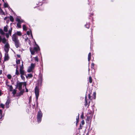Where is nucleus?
Returning <instances> with one entry per match:
<instances>
[{
    "instance_id": "f257e3e1",
    "label": "nucleus",
    "mask_w": 135,
    "mask_h": 135,
    "mask_svg": "<svg viewBox=\"0 0 135 135\" xmlns=\"http://www.w3.org/2000/svg\"><path fill=\"white\" fill-rule=\"evenodd\" d=\"M22 35V33L20 31H18L12 35V40L14 42L15 46L17 48H18L20 45L19 40H18V37L17 35L21 36Z\"/></svg>"
},
{
    "instance_id": "f03ea898",
    "label": "nucleus",
    "mask_w": 135,
    "mask_h": 135,
    "mask_svg": "<svg viewBox=\"0 0 135 135\" xmlns=\"http://www.w3.org/2000/svg\"><path fill=\"white\" fill-rule=\"evenodd\" d=\"M1 42L4 44V50L5 52H8L10 48L8 41L5 37H2L0 35V43Z\"/></svg>"
},
{
    "instance_id": "7ed1b4c3",
    "label": "nucleus",
    "mask_w": 135,
    "mask_h": 135,
    "mask_svg": "<svg viewBox=\"0 0 135 135\" xmlns=\"http://www.w3.org/2000/svg\"><path fill=\"white\" fill-rule=\"evenodd\" d=\"M35 44L36 45V46L34 47V48L33 49L32 47L30 48V51L31 52V54L32 55H34L35 52H37L39 49V46L37 45L36 42H35Z\"/></svg>"
},
{
    "instance_id": "20e7f679",
    "label": "nucleus",
    "mask_w": 135,
    "mask_h": 135,
    "mask_svg": "<svg viewBox=\"0 0 135 135\" xmlns=\"http://www.w3.org/2000/svg\"><path fill=\"white\" fill-rule=\"evenodd\" d=\"M42 116V114L41 110H40L38 113L37 116V121L38 123L41 122Z\"/></svg>"
},
{
    "instance_id": "39448f33",
    "label": "nucleus",
    "mask_w": 135,
    "mask_h": 135,
    "mask_svg": "<svg viewBox=\"0 0 135 135\" xmlns=\"http://www.w3.org/2000/svg\"><path fill=\"white\" fill-rule=\"evenodd\" d=\"M35 66V64L31 63L30 66H29L28 68L27 71L28 73L32 72L34 70Z\"/></svg>"
},
{
    "instance_id": "423d86ee",
    "label": "nucleus",
    "mask_w": 135,
    "mask_h": 135,
    "mask_svg": "<svg viewBox=\"0 0 135 135\" xmlns=\"http://www.w3.org/2000/svg\"><path fill=\"white\" fill-rule=\"evenodd\" d=\"M35 92L36 99V100H37L39 96V90L37 86H36L35 88Z\"/></svg>"
},
{
    "instance_id": "0eeeda50",
    "label": "nucleus",
    "mask_w": 135,
    "mask_h": 135,
    "mask_svg": "<svg viewBox=\"0 0 135 135\" xmlns=\"http://www.w3.org/2000/svg\"><path fill=\"white\" fill-rule=\"evenodd\" d=\"M20 72L21 75H24L25 74V71L24 70V67L23 64V62L21 65L20 68Z\"/></svg>"
},
{
    "instance_id": "6e6552de",
    "label": "nucleus",
    "mask_w": 135,
    "mask_h": 135,
    "mask_svg": "<svg viewBox=\"0 0 135 135\" xmlns=\"http://www.w3.org/2000/svg\"><path fill=\"white\" fill-rule=\"evenodd\" d=\"M22 85V82H19L17 84V87L18 88V89L20 90H21Z\"/></svg>"
},
{
    "instance_id": "1a4fd4ad",
    "label": "nucleus",
    "mask_w": 135,
    "mask_h": 135,
    "mask_svg": "<svg viewBox=\"0 0 135 135\" xmlns=\"http://www.w3.org/2000/svg\"><path fill=\"white\" fill-rule=\"evenodd\" d=\"M8 52H5L4 58L5 61L8 60L9 59V57L8 56Z\"/></svg>"
},
{
    "instance_id": "9d476101",
    "label": "nucleus",
    "mask_w": 135,
    "mask_h": 135,
    "mask_svg": "<svg viewBox=\"0 0 135 135\" xmlns=\"http://www.w3.org/2000/svg\"><path fill=\"white\" fill-rule=\"evenodd\" d=\"M12 28H11L10 30H9L8 31V33H7L6 34V37L8 38L9 36V35H11V32L12 31Z\"/></svg>"
},
{
    "instance_id": "9b49d317",
    "label": "nucleus",
    "mask_w": 135,
    "mask_h": 135,
    "mask_svg": "<svg viewBox=\"0 0 135 135\" xmlns=\"http://www.w3.org/2000/svg\"><path fill=\"white\" fill-rule=\"evenodd\" d=\"M17 21L18 22L17 24V26L19 28H21V21L19 19H18Z\"/></svg>"
},
{
    "instance_id": "f8f14e48",
    "label": "nucleus",
    "mask_w": 135,
    "mask_h": 135,
    "mask_svg": "<svg viewBox=\"0 0 135 135\" xmlns=\"http://www.w3.org/2000/svg\"><path fill=\"white\" fill-rule=\"evenodd\" d=\"M10 100L9 99H8L6 103V108H8L9 107V104L10 103Z\"/></svg>"
},
{
    "instance_id": "ddd939ff",
    "label": "nucleus",
    "mask_w": 135,
    "mask_h": 135,
    "mask_svg": "<svg viewBox=\"0 0 135 135\" xmlns=\"http://www.w3.org/2000/svg\"><path fill=\"white\" fill-rule=\"evenodd\" d=\"M27 34L28 35H30V34L32 38V39H33V36L32 35L31 31V30L27 31Z\"/></svg>"
},
{
    "instance_id": "4468645a",
    "label": "nucleus",
    "mask_w": 135,
    "mask_h": 135,
    "mask_svg": "<svg viewBox=\"0 0 135 135\" xmlns=\"http://www.w3.org/2000/svg\"><path fill=\"white\" fill-rule=\"evenodd\" d=\"M3 30L4 31L6 32L8 31V26L7 25L4 27Z\"/></svg>"
},
{
    "instance_id": "2eb2a0df",
    "label": "nucleus",
    "mask_w": 135,
    "mask_h": 135,
    "mask_svg": "<svg viewBox=\"0 0 135 135\" xmlns=\"http://www.w3.org/2000/svg\"><path fill=\"white\" fill-rule=\"evenodd\" d=\"M0 15H5L4 12L3 11L1 8H0Z\"/></svg>"
},
{
    "instance_id": "dca6fc26",
    "label": "nucleus",
    "mask_w": 135,
    "mask_h": 135,
    "mask_svg": "<svg viewBox=\"0 0 135 135\" xmlns=\"http://www.w3.org/2000/svg\"><path fill=\"white\" fill-rule=\"evenodd\" d=\"M91 53H89L88 55V60L89 61L90 59H91Z\"/></svg>"
},
{
    "instance_id": "f3484780",
    "label": "nucleus",
    "mask_w": 135,
    "mask_h": 135,
    "mask_svg": "<svg viewBox=\"0 0 135 135\" xmlns=\"http://www.w3.org/2000/svg\"><path fill=\"white\" fill-rule=\"evenodd\" d=\"M32 75L31 74H28L26 76V77L27 78H31L32 77Z\"/></svg>"
},
{
    "instance_id": "a211bd4d",
    "label": "nucleus",
    "mask_w": 135,
    "mask_h": 135,
    "mask_svg": "<svg viewBox=\"0 0 135 135\" xmlns=\"http://www.w3.org/2000/svg\"><path fill=\"white\" fill-rule=\"evenodd\" d=\"M0 33L3 35H4L5 34V33L3 32V30L1 29H0Z\"/></svg>"
},
{
    "instance_id": "6ab92c4d",
    "label": "nucleus",
    "mask_w": 135,
    "mask_h": 135,
    "mask_svg": "<svg viewBox=\"0 0 135 135\" xmlns=\"http://www.w3.org/2000/svg\"><path fill=\"white\" fill-rule=\"evenodd\" d=\"M9 20L10 21L12 22H13L14 21L13 18L12 16H9Z\"/></svg>"
},
{
    "instance_id": "aec40b11",
    "label": "nucleus",
    "mask_w": 135,
    "mask_h": 135,
    "mask_svg": "<svg viewBox=\"0 0 135 135\" xmlns=\"http://www.w3.org/2000/svg\"><path fill=\"white\" fill-rule=\"evenodd\" d=\"M23 30H24L26 31L27 29V28H26V26H25V25H23Z\"/></svg>"
},
{
    "instance_id": "412c9836",
    "label": "nucleus",
    "mask_w": 135,
    "mask_h": 135,
    "mask_svg": "<svg viewBox=\"0 0 135 135\" xmlns=\"http://www.w3.org/2000/svg\"><path fill=\"white\" fill-rule=\"evenodd\" d=\"M24 75H21V77L22 79L23 80H25V77L23 76Z\"/></svg>"
},
{
    "instance_id": "4be33fe9",
    "label": "nucleus",
    "mask_w": 135,
    "mask_h": 135,
    "mask_svg": "<svg viewBox=\"0 0 135 135\" xmlns=\"http://www.w3.org/2000/svg\"><path fill=\"white\" fill-rule=\"evenodd\" d=\"M79 114H78V117H77L76 118V124H77L78 123V122L79 121Z\"/></svg>"
},
{
    "instance_id": "5701e85b",
    "label": "nucleus",
    "mask_w": 135,
    "mask_h": 135,
    "mask_svg": "<svg viewBox=\"0 0 135 135\" xmlns=\"http://www.w3.org/2000/svg\"><path fill=\"white\" fill-rule=\"evenodd\" d=\"M15 74H16V75H18L19 74V72H18V70H17V69H16V73H15Z\"/></svg>"
},
{
    "instance_id": "b1692460",
    "label": "nucleus",
    "mask_w": 135,
    "mask_h": 135,
    "mask_svg": "<svg viewBox=\"0 0 135 135\" xmlns=\"http://www.w3.org/2000/svg\"><path fill=\"white\" fill-rule=\"evenodd\" d=\"M89 82L90 83H91L92 82V78L91 76H90L89 78Z\"/></svg>"
},
{
    "instance_id": "393cba45",
    "label": "nucleus",
    "mask_w": 135,
    "mask_h": 135,
    "mask_svg": "<svg viewBox=\"0 0 135 135\" xmlns=\"http://www.w3.org/2000/svg\"><path fill=\"white\" fill-rule=\"evenodd\" d=\"M86 98H87L86 96L85 97V102L86 103L85 104V106H86L87 104V102L86 100Z\"/></svg>"
},
{
    "instance_id": "a878e982",
    "label": "nucleus",
    "mask_w": 135,
    "mask_h": 135,
    "mask_svg": "<svg viewBox=\"0 0 135 135\" xmlns=\"http://www.w3.org/2000/svg\"><path fill=\"white\" fill-rule=\"evenodd\" d=\"M23 91H21L20 92L19 94V95L20 96L21 95H22V94H23Z\"/></svg>"
},
{
    "instance_id": "bb28decb",
    "label": "nucleus",
    "mask_w": 135,
    "mask_h": 135,
    "mask_svg": "<svg viewBox=\"0 0 135 135\" xmlns=\"http://www.w3.org/2000/svg\"><path fill=\"white\" fill-rule=\"evenodd\" d=\"M1 107L3 109L4 108V105L2 103H1L0 104Z\"/></svg>"
},
{
    "instance_id": "cd10ccee",
    "label": "nucleus",
    "mask_w": 135,
    "mask_h": 135,
    "mask_svg": "<svg viewBox=\"0 0 135 135\" xmlns=\"http://www.w3.org/2000/svg\"><path fill=\"white\" fill-rule=\"evenodd\" d=\"M7 77L8 79H11V76L10 74H8L7 75Z\"/></svg>"
},
{
    "instance_id": "c85d7f7f",
    "label": "nucleus",
    "mask_w": 135,
    "mask_h": 135,
    "mask_svg": "<svg viewBox=\"0 0 135 135\" xmlns=\"http://www.w3.org/2000/svg\"><path fill=\"white\" fill-rule=\"evenodd\" d=\"M42 77H41L38 80V83H39V82L42 83Z\"/></svg>"
},
{
    "instance_id": "c756f323",
    "label": "nucleus",
    "mask_w": 135,
    "mask_h": 135,
    "mask_svg": "<svg viewBox=\"0 0 135 135\" xmlns=\"http://www.w3.org/2000/svg\"><path fill=\"white\" fill-rule=\"evenodd\" d=\"M16 63L17 64H19L20 63V60H17Z\"/></svg>"
},
{
    "instance_id": "7c9ffc66",
    "label": "nucleus",
    "mask_w": 135,
    "mask_h": 135,
    "mask_svg": "<svg viewBox=\"0 0 135 135\" xmlns=\"http://www.w3.org/2000/svg\"><path fill=\"white\" fill-rule=\"evenodd\" d=\"M85 26H86V27L87 28H89L90 27V24L89 23H88V24L85 25Z\"/></svg>"
},
{
    "instance_id": "2f4dec72",
    "label": "nucleus",
    "mask_w": 135,
    "mask_h": 135,
    "mask_svg": "<svg viewBox=\"0 0 135 135\" xmlns=\"http://www.w3.org/2000/svg\"><path fill=\"white\" fill-rule=\"evenodd\" d=\"M22 85L25 86V87H26V82H22Z\"/></svg>"
},
{
    "instance_id": "473e14b6",
    "label": "nucleus",
    "mask_w": 135,
    "mask_h": 135,
    "mask_svg": "<svg viewBox=\"0 0 135 135\" xmlns=\"http://www.w3.org/2000/svg\"><path fill=\"white\" fill-rule=\"evenodd\" d=\"M4 6L5 7H8V5L7 3H5L4 4Z\"/></svg>"
},
{
    "instance_id": "72a5a7b5",
    "label": "nucleus",
    "mask_w": 135,
    "mask_h": 135,
    "mask_svg": "<svg viewBox=\"0 0 135 135\" xmlns=\"http://www.w3.org/2000/svg\"><path fill=\"white\" fill-rule=\"evenodd\" d=\"M35 60L37 62L38 61V59L37 57H35Z\"/></svg>"
},
{
    "instance_id": "f704fd0d",
    "label": "nucleus",
    "mask_w": 135,
    "mask_h": 135,
    "mask_svg": "<svg viewBox=\"0 0 135 135\" xmlns=\"http://www.w3.org/2000/svg\"><path fill=\"white\" fill-rule=\"evenodd\" d=\"M94 64L93 63H92L91 65V67L92 68L94 69Z\"/></svg>"
},
{
    "instance_id": "c9c22d12",
    "label": "nucleus",
    "mask_w": 135,
    "mask_h": 135,
    "mask_svg": "<svg viewBox=\"0 0 135 135\" xmlns=\"http://www.w3.org/2000/svg\"><path fill=\"white\" fill-rule=\"evenodd\" d=\"M81 124L83 125H84V121L83 120L81 122Z\"/></svg>"
},
{
    "instance_id": "e433bc0d",
    "label": "nucleus",
    "mask_w": 135,
    "mask_h": 135,
    "mask_svg": "<svg viewBox=\"0 0 135 135\" xmlns=\"http://www.w3.org/2000/svg\"><path fill=\"white\" fill-rule=\"evenodd\" d=\"M3 117V115L2 114H0V119H2Z\"/></svg>"
},
{
    "instance_id": "4c0bfd02",
    "label": "nucleus",
    "mask_w": 135,
    "mask_h": 135,
    "mask_svg": "<svg viewBox=\"0 0 135 135\" xmlns=\"http://www.w3.org/2000/svg\"><path fill=\"white\" fill-rule=\"evenodd\" d=\"M28 40V38L27 37L26 38H25V41L26 42Z\"/></svg>"
},
{
    "instance_id": "58836bf2",
    "label": "nucleus",
    "mask_w": 135,
    "mask_h": 135,
    "mask_svg": "<svg viewBox=\"0 0 135 135\" xmlns=\"http://www.w3.org/2000/svg\"><path fill=\"white\" fill-rule=\"evenodd\" d=\"M83 114H82L81 116H80V117L81 118L83 119Z\"/></svg>"
},
{
    "instance_id": "ea45409f",
    "label": "nucleus",
    "mask_w": 135,
    "mask_h": 135,
    "mask_svg": "<svg viewBox=\"0 0 135 135\" xmlns=\"http://www.w3.org/2000/svg\"><path fill=\"white\" fill-rule=\"evenodd\" d=\"M2 114V110L0 109V114Z\"/></svg>"
},
{
    "instance_id": "a19ab883",
    "label": "nucleus",
    "mask_w": 135,
    "mask_h": 135,
    "mask_svg": "<svg viewBox=\"0 0 135 135\" xmlns=\"http://www.w3.org/2000/svg\"><path fill=\"white\" fill-rule=\"evenodd\" d=\"M90 117H87V119L88 120V121L89 120V119H90Z\"/></svg>"
},
{
    "instance_id": "79ce46f5",
    "label": "nucleus",
    "mask_w": 135,
    "mask_h": 135,
    "mask_svg": "<svg viewBox=\"0 0 135 135\" xmlns=\"http://www.w3.org/2000/svg\"><path fill=\"white\" fill-rule=\"evenodd\" d=\"M2 70H0V75H1L2 74Z\"/></svg>"
},
{
    "instance_id": "37998d69",
    "label": "nucleus",
    "mask_w": 135,
    "mask_h": 135,
    "mask_svg": "<svg viewBox=\"0 0 135 135\" xmlns=\"http://www.w3.org/2000/svg\"><path fill=\"white\" fill-rule=\"evenodd\" d=\"M25 88L26 89V92H28V90L27 89L26 87H25Z\"/></svg>"
},
{
    "instance_id": "c03bdc74",
    "label": "nucleus",
    "mask_w": 135,
    "mask_h": 135,
    "mask_svg": "<svg viewBox=\"0 0 135 135\" xmlns=\"http://www.w3.org/2000/svg\"><path fill=\"white\" fill-rule=\"evenodd\" d=\"M88 98L89 99H90V94H89L88 95Z\"/></svg>"
},
{
    "instance_id": "a18cd8bd",
    "label": "nucleus",
    "mask_w": 135,
    "mask_h": 135,
    "mask_svg": "<svg viewBox=\"0 0 135 135\" xmlns=\"http://www.w3.org/2000/svg\"><path fill=\"white\" fill-rule=\"evenodd\" d=\"M13 94H15L16 93V92L15 91H13Z\"/></svg>"
},
{
    "instance_id": "49530a36",
    "label": "nucleus",
    "mask_w": 135,
    "mask_h": 135,
    "mask_svg": "<svg viewBox=\"0 0 135 135\" xmlns=\"http://www.w3.org/2000/svg\"><path fill=\"white\" fill-rule=\"evenodd\" d=\"M93 95H94L95 97L96 95V93L95 92H94L93 93Z\"/></svg>"
},
{
    "instance_id": "de8ad7c7",
    "label": "nucleus",
    "mask_w": 135,
    "mask_h": 135,
    "mask_svg": "<svg viewBox=\"0 0 135 135\" xmlns=\"http://www.w3.org/2000/svg\"><path fill=\"white\" fill-rule=\"evenodd\" d=\"M16 69L18 70V67L17 65L16 66Z\"/></svg>"
},
{
    "instance_id": "09e8293b",
    "label": "nucleus",
    "mask_w": 135,
    "mask_h": 135,
    "mask_svg": "<svg viewBox=\"0 0 135 135\" xmlns=\"http://www.w3.org/2000/svg\"><path fill=\"white\" fill-rule=\"evenodd\" d=\"M26 36V34H25V35H23V36H25H25Z\"/></svg>"
},
{
    "instance_id": "8fccbe9b",
    "label": "nucleus",
    "mask_w": 135,
    "mask_h": 135,
    "mask_svg": "<svg viewBox=\"0 0 135 135\" xmlns=\"http://www.w3.org/2000/svg\"><path fill=\"white\" fill-rule=\"evenodd\" d=\"M17 56L19 57H20V55H17Z\"/></svg>"
},
{
    "instance_id": "3c124183",
    "label": "nucleus",
    "mask_w": 135,
    "mask_h": 135,
    "mask_svg": "<svg viewBox=\"0 0 135 135\" xmlns=\"http://www.w3.org/2000/svg\"><path fill=\"white\" fill-rule=\"evenodd\" d=\"M6 17H5L4 18V20H5V19H6Z\"/></svg>"
},
{
    "instance_id": "603ef678",
    "label": "nucleus",
    "mask_w": 135,
    "mask_h": 135,
    "mask_svg": "<svg viewBox=\"0 0 135 135\" xmlns=\"http://www.w3.org/2000/svg\"><path fill=\"white\" fill-rule=\"evenodd\" d=\"M2 1L4 2V0H2Z\"/></svg>"
},
{
    "instance_id": "864d4df0",
    "label": "nucleus",
    "mask_w": 135,
    "mask_h": 135,
    "mask_svg": "<svg viewBox=\"0 0 135 135\" xmlns=\"http://www.w3.org/2000/svg\"><path fill=\"white\" fill-rule=\"evenodd\" d=\"M90 70V69L89 68V69H88V71H89Z\"/></svg>"
},
{
    "instance_id": "5fc2aeb1",
    "label": "nucleus",
    "mask_w": 135,
    "mask_h": 135,
    "mask_svg": "<svg viewBox=\"0 0 135 135\" xmlns=\"http://www.w3.org/2000/svg\"><path fill=\"white\" fill-rule=\"evenodd\" d=\"M1 4H0V8H1Z\"/></svg>"
},
{
    "instance_id": "6e6d98bb",
    "label": "nucleus",
    "mask_w": 135,
    "mask_h": 135,
    "mask_svg": "<svg viewBox=\"0 0 135 135\" xmlns=\"http://www.w3.org/2000/svg\"><path fill=\"white\" fill-rule=\"evenodd\" d=\"M23 38H24V37H23Z\"/></svg>"
}]
</instances>
